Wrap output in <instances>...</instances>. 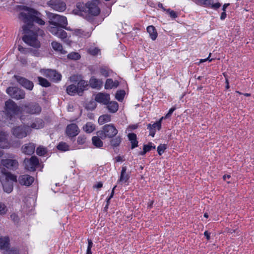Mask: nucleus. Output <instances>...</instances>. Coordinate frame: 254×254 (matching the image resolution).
Here are the masks:
<instances>
[{"label":"nucleus","mask_w":254,"mask_h":254,"mask_svg":"<svg viewBox=\"0 0 254 254\" xmlns=\"http://www.w3.org/2000/svg\"><path fill=\"white\" fill-rule=\"evenodd\" d=\"M22 9L26 11L21 12L19 15V18L24 23L22 26V30L25 35L22 40L27 45L38 48L41 44L37 36H42L44 32L35 26L33 23L35 22L39 25H44L45 22L40 18L41 14L36 10L26 6H24Z\"/></svg>","instance_id":"f257e3e1"},{"label":"nucleus","mask_w":254,"mask_h":254,"mask_svg":"<svg viewBox=\"0 0 254 254\" xmlns=\"http://www.w3.org/2000/svg\"><path fill=\"white\" fill-rule=\"evenodd\" d=\"M49 19L50 26L48 30L61 39L66 38L67 33L63 28H65L67 25L66 17L57 14L51 13L49 15Z\"/></svg>","instance_id":"f03ea898"},{"label":"nucleus","mask_w":254,"mask_h":254,"mask_svg":"<svg viewBox=\"0 0 254 254\" xmlns=\"http://www.w3.org/2000/svg\"><path fill=\"white\" fill-rule=\"evenodd\" d=\"M1 173L0 181L2 184L3 190L7 193H10L13 189V183L17 181V177L4 168H1Z\"/></svg>","instance_id":"7ed1b4c3"},{"label":"nucleus","mask_w":254,"mask_h":254,"mask_svg":"<svg viewBox=\"0 0 254 254\" xmlns=\"http://www.w3.org/2000/svg\"><path fill=\"white\" fill-rule=\"evenodd\" d=\"M87 2L84 4L83 2H78L76 4L77 8L80 12H84L94 16H97L100 14V9L96 3Z\"/></svg>","instance_id":"20e7f679"},{"label":"nucleus","mask_w":254,"mask_h":254,"mask_svg":"<svg viewBox=\"0 0 254 254\" xmlns=\"http://www.w3.org/2000/svg\"><path fill=\"white\" fill-rule=\"evenodd\" d=\"M5 110L7 117L11 121L15 119V116L21 113V108L12 100L9 99L5 102Z\"/></svg>","instance_id":"39448f33"},{"label":"nucleus","mask_w":254,"mask_h":254,"mask_svg":"<svg viewBox=\"0 0 254 254\" xmlns=\"http://www.w3.org/2000/svg\"><path fill=\"white\" fill-rule=\"evenodd\" d=\"M118 131L113 124L106 125L103 126L102 130L97 132V135L101 138L106 137L112 138L118 133Z\"/></svg>","instance_id":"423d86ee"},{"label":"nucleus","mask_w":254,"mask_h":254,"mask_svg":"<svg viewBox=\"0 0 254 254\" xmlns=\"http://www.w3.org/2000/svg\"><path fill=\"white\" fill-rule=\"evenodd\" d=\"M31 132V129L29 125H23L14 127L12 129L13 135L16 138L21 139L25 137Z\"/></svg>","instance_id":"0eeeda50"},{"label":"nucleus","mask_w":254,"mask_h":254,"mask_svg":"<svg viewBox=\"0 0 254 254\" xmlns=\"http://www.w3.org/2000/svg\"><path fill=\"white\" fill-rule=\"evenodd\" d=\"M20 108L21 113H25L30 115L39 114L42 110L40 105L35 102L23 105L20 107Z\"/></svg>","instance_id":"6e6552de"},{"label":"nucleus","mask_w":254,"mask_h":254,"mask_svg":"<svg viewBox=\"0 0 254 254\" xmlns=\"http://www.w3.org/2000/svg\"><path fill=\"white\" fill-rule=\"evenodd\" d=\"M6 91L10 97L15 99L19 100L25 98V92L16 87H9Z\"/></svg>","instance_id":"1a4fd4ad"},{"label":"nucleus","mask_w":254,"mask_h":254,"mask_svg":"<svg viewBox=\"0 0 254 254\" xmlns=\"http://www.w3.org/2000/svg\"><path fill=\"white\" fill-rule=\"evenodd\" d=\"M0 165L2 167L1 168H7L10 170H15L18 168L19 163L15 159H1L0 161Z\"/></svg>","instance_id":"9d476101"},{"label":"nucleus","mask_w":254,"mask_h":254,"mask_svg":"<svg viewBox=\"0 0 254 254\" xmlns=\"http://www.w3.org/2000/svg\"><path fill=\"white\" fill-rule=\"evenodd\" d=\"M47 5L54 10L60 12L64 11L66 7L65 2L61 0H50Z\"/></svg>","instance_id":"9b49d317"},{"label":"nucleus","mask_w":254,"mask_h":254,"mask_svg":"<svg viewBox=\"0 0 254 254\" xmlns=\"http://www.w3.org/2000/svg\"><path fill=\"white\" fill-rule=\"evenodd\" d=\"M25 168L30 171H34L36 167L39 165V160L36 156H32L30 159L24 160Z\"/></svg>","instance_id":"f8f14e48"},{"label":"nucleus","mask_w":254,"mask_h":254,"mask_svg":"<svg viewBox=\"0 0 254 254\" xmlns=\"http://www.w3.org/2000/svg\"><path fill=\"white\" fill-rule=\"evenodd\" d=\"M44 75L51 80L58 82L61 80L62 75L56 70L47 69L44 72Z\"/></svg>","instance_id":"ddd939ff"},{"label":"nucleus","mask_w":254,"mask_h":254,"mask_svg":"<svg viewBox=\"0 0 254 254\" xmlns=\"http://www.w3.org/2000/svg\"><path fill=\"white\" fill-rule=\"evenodd\" d=\"M13 77L23 87L30 90H32L33 83L32 81L28 80L25 78L16 75H14Z\"/></svg>","instance_id":"4468645a"},{"label":"nucleus","mask_w":254,"mask_h":254,"mask_svg":"<svg viewBox=\"0 0 254 254\" xmlns=\"http://www.w3.org/2000/svg\"><path fill=\"white\" fill-rule=\"evenodd\" d=\"M94 100L102 105H107L110 100V95L105 93L99 92L95 97Z\"/></svg>","instance_id":"2eb2a0df"},{"label":"nucleus","mask_w":254,"mask_h":254,"mask_svg":"<svg viewBox=\"0 0 254 254\" xmlns=\"http://www.w3.org/2000/svg\"><path fill=\"white\" fill-rule=\"evenodd\" d=\"M65 132L68 136L73 137L79 133V129L75 124H71L66 127Z\"/></svg>","instance_id":"dca6fc26"},{"label":"nucleus","mask_w":254,"mask_h":254,"mask_svg":"<svg viewBox=\"0 0 254 254\" xmlns=\"http://www.w3.org/2000/svg\"><path fill=\"white\" fill-rule=\"evenodd\" d=\"M34 181V177L27 174L20 175L18 180V183L21 185L27 187L30 186L33 183Z\"/></svg>","instance_id":"f3484780"},{"label":"nucleus","mask_w":254,"mask_h":254,"mask_svg":"<svg viewBox=\"0 0 254 254\" xmlns=\"http://www.w3.org/2000/svg\"><path fill=\"white\" fill-rule=\"evenodd\" d=\"M35 146L32 143H29L23 146L22 152L26 154L31 155L33 154L35 150Z\"/></svg>","instance_id":"a211bd4d"},{"label":"nucleus","mask_w":254,"mask_h":254,"mask_svg":"<svg viewBox=\"0 0 254 254\" xmlns=\"http://www.w3.org/2000/svg\"><path fill=\"white\" fill-rule=\"evenodd\" d=\"M29 126L31 130L32 129H38L44 127V122L42 119L38 118L35 119Z\"/></svg>","instance_id":"6ab92c4d"},{"label":"nucleus","mask_w":254,"mask_h":254,"mask_svg":"<svg viewBox=\"0 0 254 254\" xmlns=\"http://www.w3.org/2000/svg\"><path fill=\"white\" fill-rule=\"evenodd\" d=\"M88 86V84L87 81L82 80L79 81L77 86L78 90V94L80 96L82 95L83 92L87 89Z\"/></svg>","instance_id":"aec40b11"},{"label":"nucleus","mask_w":254,"mask_h":254,"mask_svg":"<svg viewBox=\"0 0 254 254\" xmlns=\"http://www.w3.org/2000/svg\"><path fill=\"white\" fill-rule=\"evenodd\" d=\"M73 34L74 35L80 38H87L90 36V34L89 32L78 28H76L73 30Z\"/></svg>","instance_id":"412c9836"},{"label":"nucleus","mask_w":254,"mask_h":254,"mask_svg":"<svg viewBox=\"0 0 254 254\" xmlns=\"http://www.w3.org/2000/svg\"><path fill=\"white\" fill-rule=\"evenodd\" d=\"M203 6L207 7H211L214 9L219 8L221 4L219 2L214 3L213 0H204Z\"/></svg>","instance_id":"4be33fe9"},{"label":"nucleus","mask_w":254,"mask_h":254,"mask_svg":"<svg viewBox=\"0 0 254 254\" xmlns=\"http://www.w3.org/2000/svg\"><path fill=\"white\" fill-rule=\"evenodd\" d=\"M9 239L8 237H0V249L1 250H7L9 247Z\"/></svg>","instance_id":"5701e85b"},{"label":"nucleus","mask_w":254,"mask_h":254,"mask_svg":"<svg viewBox=\"0 0 254 254\" xmlns=\"http://www.w3.org/2000/svg\"><path fill=\"white\" fill-rule=\"evenodd\" d=\"M107 105V109L109 111L112 113H115L117 112L119 109L118 103L116 101L109 102Z\"/></svg>","instance_id":"b1692460"},{"label":"nucleus","mask_w":254,"mask_h":254,"mask_svg":"<svg viewBox=\"0 0 254 254\" xmlns=\"http://www.w3.org/2000/svg\"><path fill=\"white\" fill-rule=\"evenodd\" d=\"M102 83H103L101 80L97 79L94 77H91L89 81L90 86L92 88L100 87L102 86Z\"/></svg>","instance_id":"393cba45"},{"label":"nucleus","mask_w":254,"mask_h":254,"mask_svg":"<svg viewBox=\"0 0 254 254\" xmlns=\"http://www.w3.org/2000/svg\"><path fill=\"white\" fill-rule=\"evenodd\" d=\"M129 140L131 144V149H133L138 146V141L136 140V135L134 133H129L127 135Z\"/></svg>","instance_id":"a878e982"},{"label":"nucleus","mask_w":254,"mask_h":254,"mask_svg":"<svg viewBox=\"0 0 254 254\" xmlns=\"http://www.w3.org/2000/svg\"><path fill=\"white\" fill-rule=\"evenodd\" d=\"M147 31L152 40H155L156 39L158 34L155 28L153 26L150 25L148 26L147 27Z\"/></svg>","instance_id":"bb28decb"},{"label":"nucleus","mask_w":254,"mask_h":254,"mask_svg":"<svg viewBox=\"0 0 254 254\" xmlns=\"http://www.w3.org/2000/svg\"><path fill=\"white\" fill-rule=\"evenodd\" d=\"M127 167H123L121 171L119 182H127L129 179L128 175L126 173Z\"/></svg>","instance_id":"cd10ccee"},{"label":"nucleus","mask_w":254,"mask_h":254,"mask_svg":"<svg viewBox=\"0 0 254 254\" xmlns=\"http://www.w3.org/2000/svg\"><path fill=\"white\" fill-rule=\"evenodd\" d=\"M83 129L88 133H91L95 129V125L91 122H88L83 127Z\"/></svg>","instance_id":"c85d7f7f"},{"label":"nucleus","mask_w":254,"mask_h":254,"mask_svg":"<svg viewBox=\"0 0 254 254\" xmlns=\"http://www.w3.org/2000/svg\"><path fill=\"white\" fill-rule=\"evenodd\" d=\"M66 92L70 95H74L75 93L78 94V87L73 84L68 86L66 88Z\"/></svg>","instance_id":"c756f323"},{"label":"nucleus","mask_w":254,"mask_h":254,"mask_svg":"<svg viewBox=\"0 0 254 254\" xmlns=\"http://www.w3.org/2000/svg\"><path fill=\"white\" fill-rule=\"evenodd\" d=\"M52 46L53 49L57 51L60 52L62 54H65L66 51L63 50L62 45L60 43L56 41H54L52 43Z\"/></svg>","instance_id":"7c9ffc66"},{"label":"nucleus","mask_w":254,"mask_h":254,"mask_svg":"<svg viewBox=\"0 0 254 254\" xmlns=\"http://www.w3.org/2000/svg\"><path fill=\"white\" fill-rule=\"evenodd\" d=\"M111 116L108 114L102 115L98 119V123L100 125H103L106 123L111 121Z\"/></svg>","instance_id":"2f4dec72"},{"label":"nucleus","mask_w":254,"mask_h":254,"mask_svg":"<svg viewBox=\"0 0 254 254\" xmlns=\"http://www.w3.org/2000/svg\"><path fill=\"white\" fill-rule=\"evenodd\" d=\"M100 137L98 135V136H93L92 138V141L93 144L96 147L100 148L103 146V143L102 140L99 138Z\"/></svg>","instance_id":"473e14b6"},{"label":"nucleus","mask_w":254,"mask_h":254,"mask_svg":"<svg viewBox=\"0 0 254 254\" xmlns=\"http://www.w3.org/2000/svg\"><path fill=\"white\" fill-rule=\"evenodd\" d=\"M121 141L122 138L120 136H118L115 138H112L110 140V143L111 146L114 148L119 146L120 145Z\"/></svg>","instance_id":"72a5a7b5"},{"label":"nucleus","mask_w":254,"mask_h":254,"mask_svg":"<svg viewBox=\"0 0 254 254\" xmlns=\"http://www.w3.org/2000/svg\"><path fill=\"white\" fill-rule=\"evenodd\" d=\"M58 150L62 151H66L69 150V146L65 142H61L57 145Z\"/></svg>","instance_id":"f704fd0d"},{"label":"nucleus","mask_w":254,"mask_h":254,"mask_svg":"<svg viewBox=\"0 0 254 254\" xmlns=\"http://www.w3.org/2000/svg\"><path fill=\"white\" fill-rule=\"evenodd\" d=\"M39 84L43 87H48L51 86V83L45 78L38 76Z\"/></svg>","instance_id":"c9c22d12"},{"label":"nucleus","mask_w":254,"mask_h":254,"mask_svg":"<svg viewBox=\"0 0 254 254\" xmlns=\"http://www.w3.org/2000/svg\"><path fill=\"white\" fill-rule=\"evenodd\" d=\"M96 102H97L95 101V100H94V101H93V100L90 101L88 103H87L86 104V108L89 110H91V111L93 110L96 107V106H97Z\"/></svg>","instance_id":"e433bc0d"},{"label":"nucleus","mask_w":254,"mask_h":254,"mask_svg":"<svg viewBox=\"0 0 254 254\" xmlns=\"http://www.w3.org/2000/svg\"><path fill=\"white\" fill-rule=\"evenodd\" d=\"M67 58L72 60H77L80 58V55L77 52H71L67 55Z\"/></svg>","instance_id":"4c0bfd02"},{"label":"nucleus","mask_w":254,"mask_h":254,"mask_svg":"<svg viewBox=\"0 0 254 254\" xmlns=\"http://www.w3.org/2000/svg\"><path fill=\"white\" fill-rule=\"evenodd\" d=\"M125 92L124 90H120L117 91V92L116 94L115 97L117 100H118L119 101H122L125 96Z\"/></svg>","instance_id":"58836bf2"},{"label":"nucleus","mask_w":254,"mask_h":254,"mask_svg":"<svg viewBox=\"0 0 254 254\" xmlns=\"http://www.w3.org/2000/svg\"><path fill=\"white\" fill-rule=\"evenodd\" d=\"M100 72L102 75L105 77L109 76L110 70L106 67H102L100 68Z\"/></svg>","instance_id":"ea45409f"},{"label":"nucleus","mask_w":254,"mask_h":254,"mask_svg":"<svg viewBox=\"0 0 254 254\" xmlns=\"http://www.w3.org/2000/svg\"><path fill=\"white\" fill-rule=\"evenodd\" d=\"M105 88L106 89H112L114 88V81L111 79H107L105 85Z\"/></svg>","instance_id":"a19ab883"},{"label":"nucleus","mask_w":254,"mask_h":254,"mask_svg":"<svg viewBox=\"0 0 254 254\" xmlns=\"http://www.w3.org/2000/svg\"><path fill=\"white\" fill-rule=\"evenodd\" d=\"M86 141V137L84 135H80L77 137V142L79 145L84 144Z\"/></svg>","instance_id":"79ce46f5"},{"label":"nucleus","mask_w":254,"mask_h":254,"mask_svg":"<svg viewBox=\"0 0 254 254\" xmlns=\"http://www.w3.org/2000/svg\"><path fill=\"white\" fill-rule=\"evenodd\" d=\"M163 119L164 117H162L158 121L151 125L152 127L154 129L156 127L158 130H160L161 128V122Z\"/></svg>","instance_id":"37998d69"},{"label":"nucleus","mask_w":254,"mask_h":254,"mask_svg":"<svg viewBox=\"0 0 254 254\" xmlns=\"http://www.w3.org/2000/svg\"><path fill=\"white\" fill-rule=\"evenodd\" d=\"M6 133L0 130V148L3 147L2 143L6 140Z\"/></svg>","instance_id":"c03bdc74"},{"label":"nucleus","mask_w":254,"mask_h":254,"mask_svg":"<svg viewBox=\"0 0 254 254\" xmlns=\"http://www.w3.org/2000/svg\"><path fill=\"white\" fill-rule=\"evenodd\" d=\"M46 153V150L42 147H39L36 149V153L39 156H43Z\"/></svg>","instance_id":"a18cd8bd"},{"label":"nucleus","mask_w":254,"mask_h":254,"mask_svg":"<svg viewBox=\"0 0 254 254\" xmlns=\"http://www.w3.org/2000/svg\"><path fill=\"white\" fill-rule=\"evenodd\" d=\"M99 51V50L97 48H90L88 50V53L93 56L97 55Z\"/></svg>","instance_id":"49530a36"},{"label":"nucleus","mask_w":254,"mask_h":254,"mask_svg":"<svg viewBox=\"0 0 254 254\" xmlns=\"http://www.w3.org/2000/svg\"><path fill=\"white\" fill-rule=\"evenodd\" d=\"M7 208L6 206L2 203L0 202V215H4L6 213Z\"/></svg>","instance_id":"de8ad7c7"},{"label":"nucleus","mask_w":254,"mask_h":254,"mask_svg":"<svg viewBox=\"0 0 254 254\" xmlns=\"http://www.w3.org/2000/svg\"><path fill=\"white\" fill-rule=\"evenodd\" d=\"M29 53H30L32 56L35 57H40V52L39 50L37 49H33L31 48H29Z\"/></svg>","instance_id":"09e8293b"},{"label":"nucleus","mask_w":254,"mask_h":254,"mask_svg":"<svg viewBox=\"0 0 254 254\" xmlns=\"http://www.w3.org/2000/svg\"><path fill=\"white\" fill-rule=\"evenodd\" d=\"M166 149V145L165 144H160L157 147V152L158 154L161 155Z\"/></svg>","instance_id":"8fccbe9b"},{"label":"nucleus","mask_w":254,"mask_h":254,"mask_svg":"<svg viewBox=\"0 0 254 254\" xmlns=\"http://www.w3.org/2000/svg\"><path fill=\"white\" fill-rule=\"evenodd\" d=\"M10 219L15 224H17L19 222V217L15 213H12L10 216Z\"/></svg>","instance_id":"3c124183"},{"label":"nucleus","mask_w":254,"mask_h":254,"mask_svg":"<svg viewBox=\"0 0 254 254\" xmlns=\"http://www.w3.org/2000/svg\"><path fill=\"white\" fill-rule=\"evenodd\" d=\"M152 143L151 142L149 143L148 144L143 145V150H145L146 152H148L151 150V149H155V146H152Z\"/></svg>","instance_id":"603ef678"},{"label":"nucleus","mask_w":254,"mask_h":254,"mask_svg":"<svg viewBox=\"0 0 254 254\" xmlns=\"http://www.w3.org/2000/svg\"><path fill=\"white\" fill-rule=\"evenodd\" d=\"M166 12L169 14L170 16L173 18H176L178 15L175 11L171 10L170 8L166 10Z\"/></svg>","instance_id":"864d4df0"},{"label":"nucleus","mask_w":254,"mask_h":254,"mask_svg":"<svg viewBox=\"0 0 254 254\" xmlns=\"http://www.w3.org/2000/svg\"><path fill=\"white\" fill-rule=\"evenodd\" d=\"M18 50L20 53H23L24 54H27V53H29V49H26L20 45L18 46Z\"/></svg>","instance_id":"5fc2aeb1"},{"label":"nucleus","mask_w":254,"mask_h":254,"mask_svg":"<svg viewBox=\"0 0 254 254\" xmlns=\"http://www.w3.org/2000/svg\"><path fill=\"white\" fill-rule=\"evenodd\" d=\"M147 128L149 129V135L154 137L156 132L155 129L152 127V125L150 124L147 125Z\"/></svg>","instance_id":"6e6d98bb"},{"label":"nucleus","mask_w":254,"mask_h":254,"mask_svg":"<svg viewBox=\"0 0 254 254\" xmlns=\"http://www.w3.org/2000/svg\"><path fill=\"white\" fill-rule=\"evenodd\" d=\"M176 110V107H172L171 108L168 113L166 115L165 117H164V118H169L171 115L172 114L173 112Z\"/></svg>","instance_id":"4d7b16f0"},{"label":"nucleus","mask_w":254,"mask_h":254,"mask_svg":"<svg viewBox=\"0 0 254 254\" xmlns=\"http://www.w3.org/2000/svg\"><path fill=\"white\" fill-rule=\"evenodd\" d=\"M198 5L203 6L204 0H192Z\"/></svg>","instance_id":"13d9d810"},{"label":"nucleus","mask_w":254,"mask_h":254,"mask_svg":"<svg viewBox=\"0 0 254 254\" xmlns=\"http://www.w3.org/2000/svg\"><path fill=\"white\" fill-rule=\"evenodd\" d=\"M93 246V243L91 241V240L88 239V247L87 249H91Z\"/></svg>","instance_id":"bf43d9fd"},{"label":"nucleus","mask_w":254,"mask_h":254,"mask_svg":"<svg viewBox=\"0 0 254 254\" xmlns=\"http://www.w3.org/2000/svg\"><path fill=\"white\" fill-rule=\"evenodd\" d=\"M226 11H223V12L221 13V16H220V19L221 20H224L226 17Z\"/></svg>","instance_id":"052dcab7"},{"label":"nucleus","mask_w":254,"mask_h":254,"mask_svg":"<svg viewBox=\"0 0 254 254\" xmlns=\"http://www.w3.org/2000/svg\"><path fill=\"white\" fill-rule=\"evenodd\" d=\"M210 56H211V53L209 54V56H208V57L207 58L205 59H201V60H200V63H203V62H206L207 60H209V62L212 61V59H211L210 60L209 59V57H210Z\"/></svg>","instance_id":"680f3d73"},{"label":"nucleus","mask_w":254,"mask_h":254,"mask_svg":"<svg viewBox=\"0 0 254 254\" xmlns=\"http://www.w3.org/2000/svg\"><path fill=\"white\" fill-rule=\"evenodd\" d=\"M103 187V184L102 182H99L96 185L94 186V188L99 189Z\"/></svg>","instance_id":"e2e57ef3"},{"label":"nucleus","mask_w":254,"mask_h":254,"mask_svg":"<svg viewBox=\"0 0 254 254\" xmlns=\"http://www.w3.org/2000/svg\"><path fill=\"white\" fill-rule=\"evenodd\" d=\"M204 235L206 237L207 240H209L210 239V233H209L207 231H205Z\"/></svg>","instance_id":"0e129e2a"},{"label":"nucleus","mask_w":254,"mask_h":254,"mask_svg":"<svg viewBox=\"0 0 254 254\" xmlns=\"http://www.w3.org/2000/svg\"><path fill=\"white\" fill-rule=\"evenodd\" d=\"M230 5V3H225L223 5V7H222V10L223 11H226V8L228 7V6H229Z\"/></svg>","instance_id":"69168bd1"},{"label":"nucleus","mask_w":254,"mask_h":254,"mask_svg":"<svg viewBox=\"0 0 254 254\" xmlns=\"http://www.w3.org/2000/svg\"><path fill=\"white\" fill-rule=\"evenodd\" d=\"M116 160L117 162L123 161V157L121 156H118L116 157Z\"/></svg>","instance_id":"338daca9"},{"label":"nucleus","mask_w":254,"mask_h":254,"mask_svg":"<svg viewBox=\"0 0 254 254\" xmlns=\"http://www.w3.org/2000/svg\"><path fill=\"white\" fill-rule=\"evenodd\" d=\"M20 62L24 64H27V60L24 58H20Z\"/></svg>","instance_id":"774afa93"}]
</instances>
